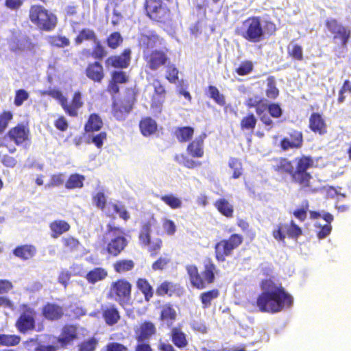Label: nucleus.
Here are the masks:
<instances>
[{
	"label": "nucleus",
	"mask_w": 351,
	"mask_h": 351,
	"mask_svg": "<svg viewBox=\"0 0 351 351\" xmlns=\"http://www.w3.org/2000/svg\"><path fill=\"white\" fill-rule=\"evenodd\" d=\"M271 169L279 175H289L293 184L300 191L314 193L318 189L313 186V177L308 170L314 167V160L311 156L302 155L294 159L295 168L291 160L285 157L271 159Z\"/></svg>",
	"instance_id": "nucleus-1"
},
{
	"label": "nucleus",
	"mask_w": 351,
	"mask_h": 351,
	"mask_svg": "<svg viewBox=\"0 0 351 351\" xmlns=\"http://www.w3.org/2000/svg\"><path fill=\"white\" fill-rule=\"evenodd\" d=\"M260 286L263 291L256 298V306L261 312L274 314L293 305L292 295L286 291L281 282L266 278L261 281Z\"/></svg>",
	"instance_id": "nucleus-2"
},
{
	"label": "nucleus",
	"mask_w": 351,
	"mask_h": 351,
	"mask_svg": "<svg viewBox=\"0 0 351 351\" xmlns=\"http://www.w3.org/2000/svg\"><path fill=\"white\" fill-rule=\"evenodd\" d=\"M202 269L199 271L195 265H188L186 271L193 288L204 289L215 281L218 269L211 258L206 257L202 262Z\"/></svg>",
	"instance_id": "nucleus-3"
},
{
	"label": "nucleus",
	"mask_w": 351,
	"mask_h": 351,
	"mask_svg": "<svg viewBox=\"0 0 351 351\" xmlns=\"http://www.w3.org/2000/svg\"><path fill=\"white\" fill-rule=\"evenodd\" d=\"M125 230L116 226L113 222L106 225L104 243V250L107 254L112 257L120 255L128 245V241L125 237Z\"/></svg>",
	"instance_id": "nucleus-4"
},
{
	"label": "nucleus",
	"mask_w": 351,
	"mask_h": 351,
	"mask_svg": "<svg viewBox=\"0 0 351 351\" xmlns=\"http://www.w3.org/2000/svg\"><path fill=\"white\" fill-rule=\"evenodd\" d=\"M44 95H48L56 99L62 108L69 116L76 117L78 115V110L83 106L84 101L82 95L80 91H75L70 102L58 89H49L43 93Z\"/></svg>",
	"instance_id": "nucleus-5"
},
{
	"label": "nucleus",
	"mask_w": 351,
	"mask_h": 351,
	"mask_svg": "<svg viewBox=\"0 0 351 351\" xmlns=\"http://www.w3.org/2000/svg\"><path fill=\"white\" fill-rule=\"evenodd\" d=\"M143 8L146 16L154 23L165 25L172 21L171 10L161 0H145Z\"/></svg>",
	"instance_id": "nucleus-6"
},
{
	"label": "nucleus",
	"mask_w": 351,
	"mask_h": 351,
	"mask_svg": "<svg viewBox=\"0 0 351 351\" xmlns=\"http://www.w3.org/2000/svg\"><path fill=\"white\" fill-rule=\"evenodd\" d=\"M93 202L95 206L99 208L106 217L114 219L115 214H119V217L127 221L130 215L125 206L112 202H107V197L104 191H98L93 195Z\"/></svg>",
	"instance_id": "nucleus-7"
},
{
	"label": "nucleus",
	"mask_w": 351,
	"mask_h": 351,
	"mask_svg": "<svg viewBox=\"0 0 351 351\" xmlns=\"http://www.w3.org/2000/svg\"><path fill=\"white\" fill-rule=\"evenodd\" d=\"M29 19L42 31H51L56 25V16L40 5H32L30 7Z\"/></svg>",
	"instance_id": "nucleus-8"
},
{
	"label": "nucleus",
	"mask_w": 351,
	"mask_h": 351,
	"mask_svg": "<svg viewBox=\"0 0 351 351\" xmlns=\"http://www.w3.org/2000/svg\"><path fill=\"white\" fill-rule=\"evenodd\" d=\"M132 291V283L125 278H119L110 283L108 297L124 306L131 300Z\"/></svg>",
	"instance_id": "nucleus-9"
},
{
	"label": "nucleus",
	"mask_w": 351,
	"mask_h": 351,
	"mask_svg": "<svg viewBox=\"0 0 351 351\" xmlns=\"http://www.w3.org/2000/svg\"><path fill=\"white\" fill-rule=\"evenodd\" d=\"M243 235L233 233L228 239H223L215 245V257L218 262H224L243 242Z\"/></svg>",
	"instance_id": "nucleus-10"
},
{
	"label": "nucleus",
	"mask_w": 351,
	"mask_h": 351,
	"mask_svg": "<svg viewBox=\"0 0 351 351\" xmlns=\"http://www.w3.org/2000/svg\"><path fill=\"white\" fill-rule=\"evenodd\" d=\"M152 225L150 221L141 224L138 234L139 244L143 247H147L152 257H156L162 247V240L160 238L152 239Z\"/></svg>",
	"instance_id": "nucleus-11"
},
{
	"label": "nucleus",
	"mask_w": 351,
	"mask_h": 351,
	"mask_svg": "<svg viewBox=\"0 0 351 351\" xmlns=\"http://www.w3.org/2000/svg\"><path fill=\"white\" fill-rule=\"evenodd\" d=\"M19 316L16 320L15 327L21 333H26L36 328L37 312L29 304L23 303L19 306Z\"/></svg>",
	"instance_id": "nucleus-12"
},
{
	"label": "nucleus",
	"mask_w": 351,
	"mask_h": 351,
	"mask_svg": "<svg viewBox=\"0 0 351 351\" xmlns=\"http://www.w3.org/2000/svg\"><path fill=\"white\" fill-rule=\"evenodd\" d=\"M325 25L333 35L332 42L339 49H346L351 38V30L340 24L335 19H329L325 21Z\"/></svg>",
	"instance_id": "nucleus-13"
},
{
	"label": "nucleus",
	"mask_w": 351,
	"mask_h": 351,
	"mask_svg": "<svg viewBox=\"0 0 351 351\" xmlns=\"http://www.w3.org/2000/svg\"><path fill=\"white\" fill-rule=\"evenodd\" d=\"M244 29L239 32V36L251 43H258L264 38L265 31L259 16H250L243 23Z\"/></svg>",
	"instance_id": "nucleus-14"
},
{
	"label": "nucleus",
	"mask_w": 351,
	"mask_h": 351,
	"mask_svg": "<svg viewBox=\"0 0 351 351\" xmlns=\"http://www.w3.org/2000/svg\"><path fill=\"white\" fill-rule=\"evenodd\" d=\"M5 137L14 143L17 146L26 144L30 139L29 125L24 123H19L11 128L5 134Z\"/></svg>",
	"instance_id": "nucleus-15"
},
{
	"label": "nucleus",
	"mask_w": 351,
	"mask_h": 351,
	"mask_svg": "<svg viewBox=\"0 0 351 351\" xmlns=\"http://www.w3.org/2000/svg\"><path fill=\"white\" fill-rule=\"evenodd\" d=\"M304 142L303 134L301 131L291 128L287 135L284 136L279 144L282 151L291 149H299L302 147Z\"/></svg>",
	"instance_id": "nucleus-16"
},
{
	"label": "nucleus",
	"mask_w": 351,
	"mask_h": 351,
	"mask_svg": "<svg viewBox=\"0 0 351 351\" xmlns=\"http://www.w3.org/2000/svg\"><path fill=\"white\" fill-rule=\"evenodd\" d=\"M154 95L152 97L151 108L154 112L160 113L162 112V104L166 97V89L158 79L153 81Z\"/></svg>",
	"instance_id": "nucleus-17"
},
{
	"label": "nucleus",
	"mask_w": 351,
	"mask_h": 351,
	"mask_svg": "<svg viewBox=\"0 0 351 351\" xmlns=\"http://www.w3.org/2000/svg\"><path fill=\"white\" fill-rule=\"evenodd\" d=\"M144 60L147 66L152 71H156L160 66H165L169 61L165 51L162 50H153L144 55Z\"/></svg>",
	"instance_id": "nucleus-18"
},
{
	"label": "nucleus",
	"mask_w": 351,
	"mask_h": 351,
	"mask_svg": "<svg viewBox=\"0 0 351 351\" xmlns=\"http://www.w3.org/2000/svg\"><path fill=\"white\" fill-rule=\"evenodd\" d=\"M131 53V49L127 48L119 55L110 56L105 61L106 66L118 69H126L130 64Z\"/></svg>",
	"instance_id": "nucleus-19"
},
{
	"label": "nucleus",
	"mask_w": 351,
	"mask_h": 351,
	"mask_svg": "<svg viewBox=\"0 0 351 351\" xmlns=\"http://www.w3.org/2000/svg\"><path fill=\"white\" fill-rule=\"evenodd\" d=\"M129 82V76L126 72L121 70L113 71L110 74V79L108 82L106 91L112 96L119 93V84H126Z\"/></svg>",
	"instance_id": "nucleus-20"
},
{
	"label": "nucleus",
	"mask_w": 351,
	"mask_h": 351,
	"mask_svg": "<svg viewBox=\"0 0 351 351\" xmlns=\"http://www.w3.org/2000/svg\"><path fill=\"white\" fill-rule=\"evenodd\" d=\"M41 314L48 321H57L63 317L64 308L57 303L47 302L41 308Z\"/></svg>",
	"instance_id": "nucleus-21"
},
{
	"label": "nucleus",
	"mask_w": 351,
	"mask_h": 351,
	"mask_svg": "<svg viewBox=\"0 0 351 351\" xmlns=\"http://www.w3.org/2000/svg\"><path fill=\"white\" fill-rule=\"evenodd\" d=\"M77 328L73 324L64 325L60 335L58 337L57 341L62 348H66L72 343L74 340L77 339Z\"/></svg>",
	"instance_id": "nucleus-22"
},
{
	"label": "nucleus",
	"mask_w": 351,
	"mask_h": 351,
	"mask_svg": "<svg viewBox=\"0 0 351 351\" xmlns=\"http://www.w3.org/2000/svg\"><path fill=\"white\" fill-rule=\"evenodd\" d=\"M85 74L88 79L95 83H101L105 78V71L103 65L98 61L88 64Z\"/></svg>",
	"instance_id": "nucleus-23"
},
{
	"label": "nucleus",
	"mask_w": 351,
	"mask_h": 351,
	"mask_svg": "<svg viewBox=\"0 0 351 351\" xmlns=\"http://www.w3.org/2000/svg\"><path fill=\"white\" fill-rule=\"evenodd\" d=\"M206 134L203 133L190 142L186 147L187 154L192 158H202L204 154V139Z\"/></svg>",
	"instance_id": "nucleus-24"
},
{
	"label": "nucleus",
	"mask_w": 351,
	"mask_h": 351,
	"mask_svg": "<svg viewBox=\"0 0 351 351\" xmlns=\"http://www.w3.org/2000/svg\"><path fill=\"white\" fill-rule=\"evenodd\" d=\"M308 128L315 134L324 135L327 133V124L319 112H313L310 115Z\"/></svg>",
	"instance_id": "nucleus-25"
},
{
	"label": "nucleus",
	"mask_w": 351,
	"mask_h": 351,
	"mask_svg": "<svg viewBox=\"0 0 351 351\" xmlns=\"http://www.w3.org/2000/svg\"><path fill=\"white\" fill-rule=\"evenodd\" d=\"M62 252L66 254L78 253L83 247L78 239L73 236H66L61 239Z\"/></svg>",
	"instance_id": "nucleus-26"
},
{
	"label": "nucleus",
	"mask_w": 351,
	"mask_h": 351,
	"mask_svg": "<svg viewBox=\"0 0 351 351\" xmlns=\"http://www.w3.org/2000/svg\"><path fill=\"white\" fill-rule=\"evenodd\" d=\"M12 252L17 258L23 261H27L32 258L36 255L37 249L32 244H25L18 245L13 250Z\"/></svg>",
	"instance_id": "nucleus-27"
},
{
	"label": "nucleus",
	"mask_w": 351,
	"mask_h": 351,
	"mask_svg": "<svg viewBox=\"0 0 351 351\" xmlns=\"http://www.w3.org/2000/svg\"><path fill=\"white\" fill-rule=\"evenodd\" d=\"M51 230V237L57 239L62 234L69 232L71 229L70 224L62 219H56L49 224Z\"/></svg>",
	"instance_id": "nucleus-28"
},
{
	"label": "nucleus",
	"mask_w": 351,
	"mask_h": 351,
	"mask_svg": "<svg viewBox=\"0 0 351 351\" xmlns=\"http://www.w3.org/2000/svg\"><path fill=\"white\" fill-rule=\"evenodd\" d=\"M156 332L155 325L150 321H145L138 328V334L135 336L136 341H147Z\"/></svg>",
	"instance_id": "nucleus-29"
},
{
	"label": "nucleus",
	"mask_w": 351,
	"mask_h": 351,
	"mask_svg": "<svg viewBox=\"0 0 351 351\" xmlns=\"http://www.w3.org/2000/svg\"><path fill=\"white\" fill-rule=\"evenodd\" d=\"M94 47L90 51L88 49H84L82 51V54L85 57H93L95 60H102L107 56V51L105 47L102 45L101 42L97 38L95 42H93Z\"/></svg>",
	"instance_id": "nucleus-30"
},
{
	"label": "nucleus",
	"mask_w": 351,
	"mask_h": 351,
	"mask_svg": "<svg viewBox=\"0 0 351 351\" xmlns=\"http://www.w3.org/2000/svg\"><path fill=\"white\" fill-rule=\"evenodd\" d=\"M139 128L143 136H149L156 133L158 125L155 120L149 117H146L141 119Z\"/></svg>",
	"instance_id": "nucleus-31"
},
{
	"label": "nucleus",
	"mask_w": 351,
	"mask_h": 351,
	"mask_svg": "<svg viewBox=\"0 0 351 351\" xmlns=\"http://www.w3.org/2000/svg\"><path fill=\"white\" fill-rule=\"evenodd\" d=\"M137 289L143 295L144 299L149 302L154 296V288L145 278H138L136 281Z\"/></svg>",
	"instance_id": "nucleus-32"
},
{
	"label": "nucleus",
	"mask_w": 351,
	"mask_h": 351,
	"mask_svg": "<svg viewBox=\"0 0 351 351\" xmlns=\"http://www.w3.org/2000/svg\"><path fill=\"white\" fill-rule=\"evenodd\" d=\"M177 313L171 303L165 304L161 308L160 319L167 323L168 326H172L176 319Z\"/></svg>",
	"instance_id": "nucleus-33"
},
{
	"label": "nucleus",
	"mask_w": 351,
	"mask_h": 351,
	"mask_svg": "<svg viewBox=\"0 0 351 351\" xmlns=\"http://www.w3.org/2000/svg\"><path fill=\"white\" fill-rule=\"evenodd\" d=\"M108 274V271L105 268L98 267L88 271L85 278L89 284L95 285L97 282L105 280Z\"/></svg>",
	"instance_id": "nucleus-34"
},
{
	"label": "nucleus",
	"mask_w": 351,
	"mask_h": 351,
	"mask_svg": "<svg viewBox=\"0 0 351 351\" xmlns=\"http://www.w3.org/2000/svg\"><path fill=\"white\" fill-rule=\"evenodd\" d=\"M170 337L175 346L179 349H183L188 346L186 334L178 327L171 329Z\"/></svg>",
	"instance_id": "nucleus-35"
},
{
	"label": "nucleus",
	"mask_w": 351,
	"mask_h": 351,
	"mask_svg": "<svg viewBox=\"0 0 351 351\" xmlns=\"http://www.w3.org/2000/svg\"><path fill=\"white\" fill-rule=\"evenodd\" d=\"M104 123L100 116L96 113L89 115L87 121L84 125V131L86 133L99 131L103 127Z\"/></svg>",
	"instance_id": "nucleus-36"
},
{
	"label": "nucleus",
	"mask_w": 351,
	"mask_h": 351,
	"mask_svg": "<svg viewBox=\"0 0 351 351\" xmlns=\"http://www.w3.org/2000/svg\"><path fill=\"white\" fill-rule=\"evenodd\" d=\"M214 206L218 212L227 218H232L234 215V207L225 198H219L214 202Z\"/></svg>",
	"instance_id": "nucleus-37"
},
{
	"label": "nucleus",
	"mask_w": 351,
	"mask_h": 351,
	"mask_svg": "<svg viewBox=\"0 0 351 351\" xmlns=\"http://www.w3.org/2000/svg\"><path fill=\"white\" fill-rule=\"evenodd\" d=\"M102 316L108 326L116 324L121 318L119 312L114 304L106 307L102 312Z\"/></svg>",
	"instance_id": "nucleus-38"
},
{
	"label": "nucleus",
	"mask_w": 351,
	"mask_h": 351,
	"mask_svg": "<svg viewBox=\"0 0 351 351\" xmlns=\"http://www.w3.org/2000/svg\"><path fill=\"white\" fill-rule=\"evenodd\" d=\"M178 285L171 281L165 280L156 287V293L160 297L165 295L171 296L178 289Z\"/></svg>",
	"instance_id": "nucleus-39"
},
{
	"label": "nucleus",
	"mask_w": 351,
	"mask_h": 351,
	"mask_svg": "<svg viewBox=\"0 0 351 351\" xmlns=\"http://www.w3.org/2000/svg\"><path fill=\"white\" fill-rule=\"evenodd\" d=\"M135 263L132 259L122 258L115 261L113 265V269L117 274H124L133 270Z\"/></svg>",
	"instance_id": "nucleus-40"
},
{
	"label": "nucleus",
	"mask_w": 351,
	"mask_h": 351,
	"mask_svg": "<svg viewBox=\"0 0 351 351\" xmlns=\"http://www.w3.org/2000/svg\"><path fill=\"white\" fill-rule=\"evenodd\" d=\"M220 295L218 289H212L210 290L202 292L199 295V300L201 301L202 308H208L211 306L212 302L217 299Z\"/></svg>",
	"instance_id": "nucleus-41"
},
{
	"label": "nucleus",
	"mask_w": 351,
	"mask_h": 351,
	"mask_svg": "<svg viewBox=\"0 0 351 351\" xmlns=\"http://www.w3.org/2000/svg\"><path fill=\"white\" fill-rule=\"evenodd\" d=\"M132 108L131 104H124L123 102L114 104L112 114L118 121L125 120Z\"/></svg>",
	"instance_id": "nucleus-42"
},
{
	"label": "nucleus",
	"mask_w": 351,
	"mask_h": 351,
	"mask_svg": "<svg viewBox=\"0 0 351 351\" xmlns=\"http://www.w3.org/2000/svg\"><path fill=\"white\" fill-rule=\"evenodd\" d=\"M97 37L94 30L89 28L82 29L74 39L76 45H81L85 41L95 42Z\"/></svg>",
	"instance_id": "nucleus-43"
},
{
	"label": "nucleus",
	"mask_w": 351,
	"mask_h": 351,
	"mask_svg": "<svg viewBox=\"0 0 351 351\" xmlns=\"http://www.w3.org/2000/svg\"><path fill=\"white\" fill-rule=\"evenodd\" d=\"M174 134L180 143H186L192 138L194 129L191 126L178 127L176 129Z\"/></svg>",
	"instance_id": "nucleus-44"
},
{
	"label": "nucleus",
	"mask_w": 351,
	"mask_h": 351,
	"mask_svg": "<svg viewBox=\"0 0 351 351\" xmlns=\"http://www.w3.org/2000/svg\"><path fill=\"white\" fill-rule=\"evenodd\" d=\"M85 176L80 173L71 174L65 182L67 189H81L84 186Z\"/></svg>",
	"instance_id": "nucleus-45"
},
{
	"label": "nucleus",
	"mask_w": 351,
	"mask_h": 351,
	"mask_svg": "<svg viewBox=\"0 0 351 351\" xmlns=\"http://www.w3.org/2000/svg\"><path fill=\"white\" fill-rule=\"evenodd\" d=\"M266 82L265 95L268 99L275 100L280 94L279 89L276 86V79L274 76H269L267 78Z\"/></svg>",
	"instance_id": "nucleus-46"
},
{
	"label": "nucleus",
	"mask_w": 351,
	"mask_h": 351,
	"mask_svg": "<svg viewBox=\"0 0 351 351\" xmlns=\"http://www.w3.org/2000/svg\"><path fill=\"white\" fill-rule=\"evenodd\" d=\"M257 123V119L252 112L247 113L240 121V129L242 131L253 132Z\"/></svg>",
	"instance_id": "nucleus-47"
},
{
	"label": "nucleus",
	"mask_w": 351,
	"mask_h": 351,
	"mask_svg": "<svg viewBox=\"0 0 351 351\" xmlns=\"http://www.w3.org/2000/svg\"><path fill=\"white\" fill-rule=\"evenodd\" d=\"M160 40L159 36L156 34L142 35L139 40V45L145 49H149L156 47Z\"/></svg>",
	"instance_id": "nucleus-48"
},
{
	"label": "nucleus",
	"mask_w": 351,
	"mask_h": 351,
	"mask_svg": "<svg viewBox=\"0 0 351 351\" xmlns=\"http://www.w3.org/2000/svg\"><path fill=\"white\" fill-rule=\"evenodd\" d=\"M21 338L17 335L0 334V346L14 347L18 346Z\"/></svg>",
	"instance_id": "nucleus-49"
},
{
	"label": "nucleus",
	"mask_w": 351,
	"mask_h": 351,
	"mask_svg": "<svg viewBox=\"0 0 351 351\" xmlns=\"http://www.w3.org/2000/svg\"><path fill=\"white\" fill-rule=\"evenodd\" d=\"M160 199L171 209H178L182 207V202L180 198L173 194H166L158 196Z\"/></svg>",
	"instance_id": "nucleus-50"
},
{
	"label": "nucleus",
	"mask_w": 351,
	"mask_h": 351,
	"mask_svg": "<svg viewBox=\"0 0 351 351\" xmlns=\"http://www.w3.org/2000/svg\"><path fill=\"white\" fill-rule=\"evenodd\" d=\"M208 97L213 99L214 101L220 106H224L226 105L225 96L221 94L219 89L213 85L208 86Z\"/></svg>",
	"instance_id": "nucleus-51"
},
{
	"label": "nucleus",
	"mask_w": 351,
	"mask_h": 351,
	"mask_svg": "<svg viewBox=\"0 0 351 351\" xmlns=\"http://www.w3.org/2000/svg\"><path fill=\"white\" fill-rule=\"evenodd\" d=\"M229 167L232 170V178L237 179L243 174V165L241 161L237 158H230L228 162Z\"/></svg>",
	"instance_id": "nucleus-52"
},
{
	"label": "nucleus",
	"mask_w": 351,
	"mask_h": 351,
	"mask_svg": "<svg viewBox=\"0 0 351 351\" xmlns=\"http://www.w3.org/2000/svg\"><path fill=\"white\" fill-rule=\"evenodd\" d=\"M287 53L293 60L302 61L304 59L303 49L298 44H291L287 47Z\"/></svg>",
	"instance_id": "nucleus-53"
},
{
	"label": "nucleus",
	"mask_w": 351,
	"mask_h": 351,
	"mask_svg": "<svg viewBox=\"0 0 351 351\" xmlns=\"http://www.w3.org/2000/svg\"><path fill=\"white\" fill-rule=\"evenodd\" d=\"M309 210V202L305 199L302 201L300 208H298L293 212V216L300 221H304L307 217V213Z\"/></svg>",
	"instance_id": "nucleus-54"
},
{
	"label": "nucleus",
	"mask_w": 351,
	"mask_h": 351,
	"mask_svg": "<svg viewBox=\"0 0 351 351\" xmlns=\"http://www.w3.org/2000/svg\"><path fill=\"white\" fill-rule=\"evenodd\" d=\"M254 69V64L251 60H243L242 61L239 66L235 69V73L240 75L244 76L250 74Z\"/></svg>",
	"instance_id": "nucleus-55"
},
{
	"label": "nucleus",
	"mask_w": 351,
	"mask_h": 351,
	"mask_svg": "<svg viewBox=\"0 0 351 351\" xmlns=\"http://www.w3.org/2000/svg\"><path fill=\"white\" fill-rule=\"evenodd\" d=\"M123 41V38L118 32L110 34L106 38L107 45L112 49L118 48L122 44Z\"/></svg>",
	"instance_id": "nucleus-56"
},
{
	"label": "nucleus",
	"mask_w": 351,
	"mask_h": 351,
	"mask_svg": "<svg viewBox=\"0 0 351 351\" xmlns=\"http://www.w3.org/2000/svg\"><path fill=\"white\" fill-rule=\"evenodd\" d=\"M14 114L10 110H3L0 113V134L5 132L10 122L13 119Z\"/></svg>",
	"instance_id": "nucleus-57"
},
{
	"label": "nucleus",
	"mask_w": 351,
	"mask_h": 351,
	"mask_svg": "<svg viewBox=\"0 0 351 351\" xmlns=\"http://www.w3.org/2000/svg\"><path fill=\"white\" fill-rule=\"evenodd\" d=\"M285 231L290 238L297 239L302 234V229L293 220L289 224L285 223Z\"/></svg>",
	"instance_id": "nucleus-58"
},
{
	"label": "nucleus",
	"mask_w": 351,
	"mask_h": 351,
	"mask_svg": "<svg viewBox=\"0 0 351 351\" xmlns=\"http://www.w3.org/2000/svg\"><path fill=\"white\" fill-rule=\"evenodd\" d=\"M49 42L53 47L63 48L70 45V40L66 36H53L49 37Z\"/></svg>",
	"instance_id": "nucleus-59"
},
{
	"label": "nucleus",
	"mask_w": 351,
	"mask_h": 351,
	"mask_svg": "<svg viewBox=\"0 0 351 351\" xmlns=\"http://www.w3.org/2000/svg\"><path fill=\"white\" fill-rule=\"evenodd\" d=\"M107 140V133L106 132H101L95 135H93L89 140L87 141L88 143H92L95 145L98 149H101L104 143Z\"/></svg>",
	"instance_id": "nucleus-60"
},
{
	"label": "nucleus",
	"mask_w": 351,
	"mask_h": 351,
	"mask_svg": "<svg viewBox=\"0 0 351 351\" xmlns=\"http://www.w3.org/2000/svg\"><path fill=\"white\" fill-rule=\"evenodd\" d=\"M29 97V94L26 90L23 88L18 89L15 91L14 104L17 107L21 106Z\"/></svg>",
	"instance_id": "nucleus-61"
},
{
	"label": "nucleus",
	"mask_w": 351,
	"mask_h": 351,
	"mask_svg": "<svg viewBox=\"0 0 351 351\" xmlns=\"http://www.w3.org/2000/svg\"><path fill=\"white\" fill-rule=\"evenodd\" d=\"M263 107H267L269 115L275 119L280 118L282 114V110L280 106L276 103L263 104Z\"/></svg>",
	"instance_id": "nucleus-62"
},
{
	"label": "nucleus",
	"mask_w": 351,
	"mask_h": 351,
	"mask_svg": "<svg viewBox=\"0 0 351 351\" xmlns=\"http://www.w3.org/2000/svg\"><path fill=\"white\" fill-rule=\"evenodd\" d=\"M97 343V340L95 338L92 337L79 344V351H95Z\"/></svg>",
	"instance_id": "nucleus-63"
},
{
	"label": "nucleus",
	"mask_w": 351,
	"mask_h": 351,
	"mask_svg": "<svg viewBox=\"0 0 351 351\" xmlns=\"http://www.w3.org/2000/svg\"><path fill=\"white\" fill-rule=\"evenodd\" d=\"M170 262V258L169 256L166 254L164 256L159 257L156 261H154L152 265V268L153 270H162Z\"/></svg>",
	"instance_id": "nucleus-64"
}]
</instances>
